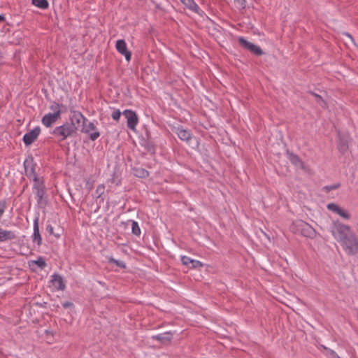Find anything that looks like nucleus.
Returning <instances> with one entry per match:
<instances>
[{"label":"nucleus","mask_w":358,"mask_h":358,"mask_svg":"<svg viewBox=\"0 0 358 358\" xmlns=\"http://www.w3.org/2000/svg\"><path fill=\"white\" fill-rule=\"evenodd\" d=\"M176 133L180 140L185 141L187 143L192 145L193 147H197L198 141L196 138L192 137L188 130L185 129L182 127H178L176 129Z\"/></svg>","instance_id":"7"},{"label":"nucleus","mask_w":358,"mask_h":358,"mask_svg":"<svg viewBox=\"0 0 358 358\" xmlns=\"http://www.w3.org/2000/svg\"><path fill=\"white\" fill-rule=\"evenodd\" d=\"M62 108H63L62 105L55 102L52 103L50 106L51 112L43 116L42 118L43 124L47 127L53 124L59 118L62 112Z\"/></svg>","instance_id":"5"},{"label":"nucleus","mask_w":358,"mask_h":358,"mask_svg":"<svg viewBox=\"0 0 358 358\" xmlns=\"http://www.w3.org/2000/svg\"><path fill=\"white\" fill-rule=\"evenodd\" d=\"M331 233L334 238L340 243L354 232L350 226L336 221L332 223Z\"/></svg>","instance_id":"2"},{"label":"nucleus","mask_w":358,"mask_h":358,"mask_svg":"<svg viewBox=\"0 0 358 358\" xmlns=\"http://www.w3.org/2000/svg\"><path fill=\"white\" fill-rule=\"evenodd\" d=\"M289 159L295 165H299L301 164L300 159L296 155L289 154Z\"/></svg>","instance_id":"23"},{"label":"nucleus","mask_w":358,"mask_h":358,"mask_svg":"<svg viewBox=\"0 0 358 358\" xmlns=\"http://www.w3.org/2000/svg\"><path fill=\"white\" fill-rule=\"evenodd\" d=\"M339 245L346 255L350 257L358 255V238L355 233L340 243Z\"/></svg>","instance_id":"3"},{"label":"nucleus","mask_w":358,"mask_h":358,"mask_svg":"<svg viewBox=\"0 0 358 358\" xmlns=\"http://www.w3.org/2000/svg\"><path fill=\"white\" fill-rule=\"evenodd\" d=\"M47 339H48V341L49 343H51V342H52V341H51L48 337L47 338Z\"/></svg>","instance_id":"38"},{"label":"nucleus","mask_w":358,"mask_h":358,"mask_svg":"<svg viewBox=\"0 0 358 358\" xmlns=\"http://www.w3.org/2000/svg\"><path fill=\"white\" fill-rule=\"evenodd\" d=\"M345 36H346L348 38H350V40L354 43L353 38H352V36L350 34H345Z\"/></svg>","instance_id":"36"},{"label":"nucleus","mask_w":358,"mask_h":358,"mask_svg":"<svg viewBox=\"0 0 358 358\" xmlns=\"http://www.w3.org/2000/svg\"><path fill=\"white\" fill-rule=\"evenodd\" d=\"M154 339H156L162 343L168 342L171 340V334L169 333H164L162 334H159L157 336H154L152 337Z\"/></svg>","instance_id":"17"},{"label":"nucleus","mask_w":358,"mask_h":358,"mask_svg":"<svg viewBox=\"0 0 358 358\" xmlns=\"http://www.w3.org/2000/svg\"><path fill=\"white\" fill-rule=\"evenodd\" d=\"M12 238V233L0 229V241H3Z\"/></svg>","instance_id":"20"},{"label":"nucleus","mask_w":358,"mask_h":358,"mask_svg":"<svg viewBox=\"0 0 358 358\" xmlns=\"http://www.w3.org/2000/svg\"><path fill=\"white\" fill-rule=\"evenodd\" d=\"M105 187L103 185H100L97 187L96 192L99 193L100 194L104 192Z\"/></svg>","instance_id":"32"},{"label":"nucleus","mask_w":358,"mask_h":358,"mask_svg":"<svg viewBox=\"0 0 358 358\" xmlns=\"http://www.w3.org/2000/svg\"><path fill=\"white\" fill-rule=\"evenodd\" d=\"M28 266L31 271H38L46 266V263L43 258L38 257L36 260L29 261Z\"/></svg>","instance_id":"13"},{"label":"nucleus","mask_w":358,"mask_h":358,"mask_svg":"<svg viewBox=\"0 0 358 358\" xmlns=\"http://www.w3.org/2000/svg\"><path fill=\"white\" fill-rule=\"evenodd\" d=\"M24 167L27 175L29 176L34 180V189L36 190V193L39 198H42L44 194V187L41 178L36 176L34 173V168L32 164V157H27L25 162H24Z\"/></svg>","instance_id":"1"},{"label":"nucleus","mask_w":358,"mask_h":358,"mask_svg":"<svg viewBox=\"0 0 358 358\" xmlns=\"http://www.w3.org/2000/svg\"><path fill=\"white\" fill-rule=\"evenodd\" d=\"M235 1L239 4V6L241 7V8H244L245 7V0H235Z\"/></svg>","instance_id":"33"},{"label":"nucleus","mask_w":358,"mask_h":358,"mask_svg":"<svg viewBox=\"0 0 358 358\" xmlns=\"http://www.w3.org/2000/svg\"><path fill=\"white\" fill-rule=\"evenodd\" d=\"M115 48L120 54L124 56L127 61L131 59V52L127 50V44L124 40H117Z\"/></svg>","instance_id":"11"},{"label":"nucleus","mask_w":358,"mask_h":358,"mask_svg":"<svg viewBox=\"0 0 358 358\" xmlns=\"http://www.w3.org/2000/svg\"><path fill=\"white\" fill-rule=\"evenodd\" d=\"M33 241L38 245L41 243V237L38 229V219L36 217L34 221V233L32 235Z\"/></svg>","instance_id":"15"},{"label":"nucleus","mask_w":358,"mask_h":358,"mask_svg":"<svg viewBox=\"0 0 358 358\" xmlns=\"http://www.w3.org/2000/svg\"><path fill=\"white\" fill-rule=\"evenodd\" d=\"M76 131V127L73 124H65L55 129L53 134L61 138L62 140L65 139L71 136Z\"/></svg>","instance_id":"6"},{"label":"nucleus","mask_w":358,"mask_h":358,"mask_svg":"<svg viewBox=\"0 0 358 358\" xmlns=\"http://www.w3.org/2000/svg\"><path fill=\"white\" fill-rule=\"evenodd\" d=\"M62 306L64 308H69V307H71L73 306V304L71 302H64V303H63Z\"/></svg>","instance_id":"34"},{"label":"nucleus","mask_w":358,"mask_h":358,"mask_svg":"<svg viewBox=\"0 0 358 358\" xmlns=\"http://www.w3.org/2000/svg\"><path fill=\"white\" fill-rule=\"evenodd\" d=\"M46 229H47V231H48V233L50 234H53L57 238H59L60 236V234H54V232H53V227L51 225H50V224L48 225Z\"/></svg>","instance_id":"31"},{"label":"nucleus","mask_w":358,"mask_h":358,"mask_svg":"<svg viewBox=\"0 0 358 358\" xmlns=\"http://www.w3.org/2000/svg\"><path fill=\"white\" fill-rule=\"evenodd\" d=\"M6 209V202L5 201H1L0 202V217L3 215V212Z\"/></svg>","instance_id":"30"},{"label":"nucleus","mask_w":358,"mask_h":358,"mask_svg":"<svg viewBox=\"0 0 358 358\" xmlns=\"http://www.w3.org/2000/svg\"><path fill=\"white\" fill-rule=\"evenodd\" d=\"M32 3L35 6L42 9H45L49 6L47 0H32Z\"/></svg>","instance_id":"18"},{"label":"nucleus","mask_w":358,"mask_h":358,"mask_svg":"<svg viewBox=\"0 0 358 358\" xmlns=\"http://www.w3.org/2000/svg\"><path fill=\"white\" fill-rule=\"evenodd\" d=\"M45 334H47V336H54V332L52 330H46Z\"/></svg>","instance_id":"35"},{"label":"nucleus","mask_w":358,"mask_h":358,"mask_svg":"<svg viewBox=\"0 0 358 358\" xmlns=\"http://www.w3.org/2000/svg\"><path fill=\"white\" fill-rule=\"evenodd\" d=\"M48 285L52 291L64 290L66 287L62 277L56 273L50 276Z\"/></svg>","instance_id":"8"},{"label":"nucleus","mask_w":358,"mask_h":358,"mask_svg":"<svg viewBox=\"0 0 358 358\" xmlns=\"http://www.w3.org/2000/svg\"><path fill=\"white\" fill-rule=\"evenodd\" d=\"M4 20H5L4 16H3V15H0V22H3Z\"/></svg>","instance_id":"37"},{"label":"nucleus","mask_w":358,"mask_h":358,"mask_svg":"<svg viewBox=\"0 0 358 358\" xmlns=\"http://www.w3.org/2000/svg\"><path fill=\"white\" fill-rule=\"evenodd\" d=\"M202 266H203V264L201 262L196 260V259H193L191 263V265L189 266V268H197L201 267Z\"/></svg>","instance_id":"26"},{"label":"nucleus","mask_w":358,"mask_h":358,"mask_svg":"<svg viewBox=\"0 0 358 358\" xmlns=\"http://www.w3.org/2000/svg\"><path fill=\"white\" fill-rule=\"evenodd\" d=\"M89 134H90V139L92 140V141L96 140L100 136L99 132L96 131V130L93 131H91Z\"/></svg>","instance_id":"28"},{"label":"nucleus","mask_w":358,"mask_h":358,"mask_svg":"<svg viewBox=\"0 0 358 358\" xmlns=\"http://www.w3.org/2000/svg\"><path fill=\"white\" fill-rule=\"evenodd\" d=\"M123 115L127 119V127L134 131L136 125L138 123V118L136 113L131 110H126L124 111Z\"/></svg>","instance_id":"10"},{"label":"nucleus","mask_w":358,"mask_h":358,"mask_svg":"<svg viewBox=\"0 0 358 358\" xmlns=\"http://www.w3.org/2000/svg\"><path fill=\"white\" fill-rule=\"evenodd\" d=\"M121 113L119 110H115L113 112L111 116L113 120H118L120 117Z\"/></svg>","instance_id":"29"},{"label":"nucleus","mask_w":358,"mask_h":358,"mask_svg":"<svg viewBox=\"0 0 358 358\" xmlns=\"http://www.w3.org/2000/svg\"><path fill=\"white\" fill-rule=\"evenodd\" d=\"M238 42L241 44V45H242L244 48L250 50V52L257 55H261L263 53L262 49L259 46L248 41L243 37L238 38Z\"/></svg>","instance_id":"9"},{"label":"nucleus","mask_w":358,"mask_h":358,"mask_svg":"<svg viewBox=\"0 0 358 358\" xmlns=\"http://www.w3.org/2000/svg\"><path fill=\"white\" fill-rule=\"evenodd\" d=\"M75 117L78 122H79L80 120H83V131L84 132L90 134L91 131H95L96 128L94 122L85 120L84 117L80 113L76 115Z\"/></svg>","instance_id":"12"},{"label":"nucleus","mask_w":358,"mask_h":358,"mask_svg":"<svg viewBox=\"0 0 358 358\" xmlns=\"http://www.w3.org/2000/svg\"><path fill=\"white\" fill-rule=\"evenodd\" d=\"M41 129L38 127H35L31 131L24 135V143L26 145L32 143L38 136Z\"/></svg>","instance_id":"14"},{"label":"nucleus","mask_w":358,"mask_h":358,"mask_svg":"<svg viewBox=\"0 0 358 358\" xmlns=\"http://www.w3.org/2000/svg\"><path fill=\"white\" fill-rule=\"evenodd\" d=\"M338 215H339L341 217H343L345 220H349L350 218V213L348 211H346L342 208L339 209Z\"/></svg>","instance_id":"22"},{"label":"nucleus","mask_w":358,"mask_h":358,"mask_svg":"<svg viewBox=\"0 0 358 358\" xmlns=\"http://www.w3.org/2000/svg\"><path fill=\"white\" fill-rule=\"evenodd\" d=\"M193 259H191L187 256H182L181 257V261H182V263L188 266L189 268V266L191 265V263L192 262Z\"/></svg>","instance_id":"25"},{"label":"nucleus","mask_w":358,"mask_h":358,"mask_svg":"<svg viewBox=\"0 0 358 358\" xmlns=\"http://www.w3.org/2000/svg\"><path fill=\"white\" fill-rule=\"evenodd\" d=\"M109 261L110 262L115 263L119 267H121V268H124L125 267V264H124V263L122 261L116 260V259H115L113 258H110L109 259Z\"/></svg>","instance_id":"27"},{"label":"nucleus","mask_w":358,"mask_h":358,"mask_svg":"<svg viewBox=\"0 0 358 358\" xmlns=\"http://www.w3.org/2000/svg\"><path fill=\"white\" fill-rule=\"evenodd\" d=\"M328 210L333 211L338 214L339 209L341 208L337 204L335 203H329L327 205Z\"/></svg>","instance_id":"24"},{"label":"nucleus","mask_w":358,"mask_h":358,"mask_svg":"<svg viewBox=\"0 0 358 358\" xmlns=\"http://www.w3.org/2000/svg\"><path fill=\"white\" fill-rule=\"evenodd\" d=\"M134 175L139 178H145L148 176V172L143 169H138L134 170Z\"/></svg>","instance_id":"21"},{"label":"nucleus","mask_w":358,"mask_h":358,"mask_svg":"<svg viewBox=\"0 0 358 358\" xmlns=\"http://www.w3.org/2000/svg\"><path fill=\"white\" fill-rule=\"evenodd\" d=\"M291 229L294 233L300 234L310 238H313L316 236L315 230L309 224L302 220L293 222Z\"/></svg>","instance_id":"4"},{"label":"nucleus","mask_w":358,"mask_h":358,"mask_svg":"<svg viewBox=\"0 0 358 358\" xmlns=\"http://www.w3.org/2000/svg\"><path fill=\"white\" fill-rule=\"evenodd\" d=\"M131 222V231L133 234L136 236H139L141 234V229L138 226V224L136 221H129Z\"/></svg>","instance_id":"19"},{"label":"nucleus","mask_w":358,"mask_h":358,"mask_svg":"<svg viewBox=\"0 0 358 358\" xmlns=\"http://www.w3.org/2000/svg\"><path fill=\"white\" fill-rule=\"evenodd\" d=\"M181 2L189 9L195 13H199V8L194 1V0H180Z\"/></svg>","instance_id":"16"}]
</instances>
